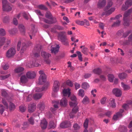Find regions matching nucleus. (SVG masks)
<instances>
[{"label": "nucleus", "mask_w": 132, "mask_h": 132, "mask_svg": "<svg viewBox=\"0 0 132 132\" xmlns=\"http://www.w3.org/2000/svg\"><path fill=\"white\" fill-rule=\"evenodd\" d=\"M115 99H110L109 102V105L111 107L113 108H114L116 107V105L115 103Z\"/></svg>", "instance_id": "nucleus-29"}, {"label": "nucleus", "mask_w": 132, "mask_h": 132, "mask_svg": "<svg viewBox=\"0 0 132 132\" xmlns=\"http://www.w3.org/2000/svg\"><path fill=\"white\" fill-rule=\"evenodd\" d=\"M106 3L105 0H99L97 3V5L99 8H101L104 6Z\"/></svg>", "instance_id": "nucleus-20"}, {"label": "nucleus", "mask_w": 132, "mask_h": 132, "mask_svg": "<svg viewBox=\"0 0 132 132\" xmlns=\"http://www.w3.org/2000/svg\"><path fill=\"white\" fill-rule=\"evenodd\" d=\"M24 69L22 67H19L16 68L14 70L15 72L17 73H21L24 70Z\"/></svg>", "instance_id": "nucleus-31"}, {"label": "nucleus", "mask_w": 132, "mask_h": 132, "mask_svg": "<svg viewBox=\"0 0 132 132\" xmlns=\"http://www.w3.org/2000/svg\"><path fill=\"white\" fill-rule=\"evenodd\" d=\"M37 108L41 111L43 110L45 108L44 103L43 102L40 103L37 105Z\"/></svg>", "instance_id": "nucleus-25"}, {"label": "nucleus", "mask_w": 132, "mask_h": 132, "mask_svg": "<svg viewBox=\"0 0 132 132\" xmlns=\"http://www.w3.org/2000/svg\"><path fill=\"white\" fill-rule=\"evenodd\" d=\"M45 17L51 20H54L55 21H56V18H53L52 16L51 13L49 11L47 12L45 14Z\"/></svg>", "instance_id": "nucleus-19"}, {"label": "nucleus", "mask_w": 132, "mask_h": 132, "mask_svg": "<svg viewBox=\"0 0 132 132\" xmlns=\"http://www.w3.org/2000/svg\"><path fill=\"white\" fill-rule=\"evenodd\" d=\"M3 9L4 11L9 12L11 10L12 8L10 4L6 0H2Z\"/></svg>", "instance_id": "nucleus-3"}, {"label": "nucleus", "mask_w": 132, "mask_h": 132, "mask_svg": "<svg viewBox=\"0 0 132 132\" xmlns=\"http://www.w3.org/2000/svg\"><path fill=\"white\" fill-rule=\"evenodd\" d=\"M2 102L6 108L7 109H8L9 108L8 105L5 99L4 98H3Z\"/></svg>", "instance_id": "nucleus-40"}, {"label": "nucleus", "mask_w": 132, "mask_h": 132, "mask_svg": "<svg viewBox=\"0 0 132 132\" xmlns=\"http://www.w3.org/2000/svg\"><path fill=\"white\" fill-rule=\"evenodd\" d=\"M60 104L61 106L65 107L67 105L68 100L65 98L64 97L61 100Z\"/></svg>", "instance_id": "nucleus-18"}, {"label": "nucleus", "mask_w": 132, "mask_h": 132, "mask_svg": "<svg viewBox=\"0 0 132 132\" xmlns=\"http://www.w3.org/2000/svg\"><path fill=\"white\" fill-rule=\"evenodd\" d=\"M122 116V114L121 113L118 112L114 115L113 117V119L114 120H117L119 118L121 117Z\"/></svg>", "instance_id": "nucleus-24"}, {"label": "nucleus", "mask_w": 132, "mask_h": 132, "mask_svg": "<svg viewBox=\"0 0 132 132\" xmlns=\"http://www.w3.org/2000/svg\"><path fill=\"white\" fill-rule=\"evenodd\" d=\"M108 79L110 81L112 82L113 80L114 77L113 75L112 74H109L108 75Z\"/></svg>", "instance_id": "nucleus-47"}, {"label": "nucleus", "mask_w": 132, "mask_h": 132, "mask_svg": "<svg viewBox=\"0 0 132 132\" xmlns=\"http://www.w3.org/2000/svg\"><path fill=\"white\" fill-rule=\"evenodd\" d=\"M115 10V8L114 7H112L111 9L110 8L106 10H105L104 9V11H105V12H103L102 14V16L104 15L105 14L106 15H110L111 14L112 12H114Z\"/></svg>", "instance_id": "nucleus-13"}, {"label": "nucleus", "mask_w": 132, "mask_h": 132, "mask_svg": "<svg viewBox=\"0 0 132 132\" xmlns=\"http://www.w3.org/2000/svg\"><path fill=\"white\" fill-rule=\"evenodd\" d=\"M26 109V107L25 106L21 105L19 106L20 111L22 113L24 112Z\"/></svg>", "instance_id": "nucleus-44"}, {"label": "nucleus", "mask_w": 132, "mask_h": 132, "mask_svg": "<svg viewBox=\"0 0 132 132\" xmlns=\"http://www.w3.org/2000/svg\"><path fill=\"white\" fill-rule=\"evenodd\" d=\"M76 53L78 55L79 60L81 61H82V60L81 53L79 51H77L76 52Z\"/></svg>", "instance_id": "nucleus-56"}, {"label": "nucleus", "mask_w": 132, "mask_h": 132, "mask_svg": "<svg viewBox=\"0 0 132 132\" xmlns=\"http://www.w3.org/2000/svg\"><path fill=\"white\" fill-rule=\"evenodd\" d=\"M47 123L45 119H44L41 120L40 126L42 129H45L47 127Z\"/></svg>", "instance_id": "nucleus-16"}, {"label": "nucleus", "mask_w": 132, "mask_h": 132, "mask_svg": "<svg viewBox=\"0 0 132 132\" xmlns=\"http://www.w3.org/2000/svg\"><path fill=\"white\" fill-rule=\"evenodd\" d=\"M112 93L116 97H119L122 95V91L118 88L114 89L112 90Z\"/></svg>", "instance_id": "nucleus-12"}, {"label": "nucleus", "mask_w": 132, "mask_h": 132, "mask_svg": "<svg viewBox=\"0 0 132 132\" xmlns=\"http://www.w3.org/2000/svg\"><path fill=\"white\" fill-rule=\"evenodd\" d=\"M43 95V94L42 93H36L33 95V97L35 100H38L40 99Z\"/></svg>", "instance_id": "nucleus-22"}, {"label": "nucleus", "mask_w": 132, "mask_h": 132, "mask_svg": "<svg viewBox=\"0 0 132 132\" xmlns=\"http://www.w3.org/2000/svg\"><path fill=\"white\" fill-rule=\"evenodd\" d=\"M70 99L71 101L69 103L71 107L76 106L78 104L77 101V98L75 96H72L70 97Z\"/></svg>", "instance_id": "nucleus-7"}, {"label": "nucleus", "mask_w": 132, "mask_h": 132, "mask_svg": "<svg viewBox=\"0 0 132 132\" xmlns=\"http://www.w3.org/2000/svg\"><path fill=\"white\" fill-rule=\"evenodd\" d=\"M5 34V31L4 29L2 28L0 29V36H4Z\"/></svg>", "instance_id": "nucleus-62"}, {"label": "nucleus", "mask_w": 132, "mask_h": 132, "mask_svg": "<svg viewBox=\"0 0 132 132\" xmlns=\"http://www.w3.org/2000/svg\"><path fill=\"white\" fill-rule=\"evenodd\" d=\"M89 87V85L86 82H83L81 85V87L82 88L84 89H86L88 88Z\"/></svg>", "instance_id": "nucleus-33"}, {"label": "nucleus", "mask_w": 132, "mask_h": 132, "mask_svg": "<svg viewBox=\"0 0 132 132\" xmlns=\"http://www.w3.org/2000/svg\"><path fill=\"white\" fill-rule=\"evenodd\" d=\"M49 125L50 128L54 129L56 126V124L54 123L53 121H50L49 123Z\"/></svg>", "instance_id": "nucleus-45"}, {"label": "nucleus", "mask_w": 132, "mask_h": 132, "mask_svg": "<svg viewBox=\"0 0 132 132\" xmlns=\"http://www.w3.org/2000/svg\"><path fill=\"white\" fill-rule=\"evenodd\" d=\"M106 98V97H103L101 100V103L102 104H104L105 103Z\"/></svg>", "instance_id": "nucleus-61"}, {"label": "nucleus", "mask_w": 132, "mask_h": 132, "mask_svg": "<svg viewBox=\"0 0 132 132\" xmlns=\"http://www.w3.org/2000/svg\"><path fill=\"white\" fill-rule=\"evenodd\" d=\"M70 123L69 121H65L61 123L60 125V127L62 128H64L70 127Z\"/></svg>", "instance_id": "nucleus-15"}, {"label": "nucleus", "mask_w": 132, "mask_h": 132, "mask_svg": "<svg viewBox=\"0 0 132 132\" xmlns=\"http://www.w3.org/2000/svg\"><path fill=\"white\" fill-rule=\"evenodd\" d=\"M43 21L45 23L49 24H52L54 23H55L56 21H55L54 20H50L48 19H46L45 18H43Z\"/></svg>", "instance_id": "nucleus-27"}, {"label": "nucleus", "mask_w": 132, "mask_h": 132, "mask_svg": "<svg viewBox=\"0 0 132 132\" xmlns=\"http://www.w3.org/2000/svg\"><path fill=\"white\" fill-rule=\"evenodd\" d=\"M39 72L40 75L39 78L38 83L40 85H42L46 81V76L43 71L40 70Z\"/></svg>", "instance_id": "nucleus-4"}, {"label": "nucleus", "mask_w": 132, "mask_h": 132, "mask_svg": "<svg viewBox=\"0 0 132 132\" xmlns=\"http://www.w3.org/2000/svg\"><path fill=\"white\" fill-rule=\"evenodd\" d=\"M112 5V2L111 1L109 2H108L107 6L105 8V10H106L109 9Z\"/></svg>", "instance_id": "nucleus-49"}, {"label": "nucleus", "mask_w": 132, "mask_h": 132, "mask_svg": "<svg viewBox=\"0 0 132 132\" xmlns=\"http://www.w3.org/2000/svg\"><path fill=\"white\" fill-rule=\"evenodd\" d=\"M59 48V45L54 44L53 45H52L51 46V49L50 50L51 53L56 54L58 52Z\"/></svg>", "instance_id": "nucleus-9"}, {"label": "nucleus", "mask_w": 132, "mask_h": 132, "mask_svg": "<svg viewBox=\"0 0 132 132\" xmlns=\"http://www.w3.org/2000/svg\"><path fill=\"white\" fill-rule=\"evenodd\" d=\"M70 90L69 89H64L63 90V95L64 96H67L68 95V97H69L70 95Z\"/></svg>", "instance_id": "nucleus-23"}, {"label": "nucleus", "mask_w": 132, "mask_h": 132, "mask_svg": "<svg viewBox=\"0 0 132 132\" xmlns=\"http://www.w3.org/2000/svg\"><path fill=\"white\" fill-rule=\"evenodd\" d=\"M93 72L94 73L98 75H100L102 72L101 70L99 68L94 69Z\"/></svg>", "instance_id": "nucleus-39"}, {"label": "nucleus", "mask_w": 132, "mask_h": 132, "mask_svg": "<svg viewBox=\"0 0 132 132\" xmlns=\"http://www.w3.org/2000/svg\"><path fill=\"white\" fill-rule=\"evenodd\" d=\"M28 121L30 124L33 125L34 123V119L32 117H31L30 118L28 119Z\"/></svg>", "instance_id": "nucleus-59"}, {"label": "nucleus", "mask_w": 132, "mask_h": 132, "mask_svg": "<svg viewBox=\"0 0 132 132\" xmlns=\"http://www.w3.org/2000/svg\"><path fill=\"white\" fill-rule=\"evenodd\" d=\"M60 41L62 43L63 45L65 46H68L69 45L68 39L67 38L61 40Z\"/></svg>", "instance_id": "nucleus-42"}, {"label": "nucleus", "mask_w": 132, "mask_h": 132, "mask_svg": "<svg viewBox=\"0 0 132 132\" xmlns=\"http://www.w3.org/2000/svg\"><path fill=\"white\" fill-rule=\"evenodd\" d=\"M19 28L22 34H24L25 33V28L24 26L22 24H20L19 26Z\"/></svg>", "instance_id": "nucleus-34"}, {"label": "nucleus", "mask_w": 132, "mask_h": 132, "mask_svg": "<svg viewBox=\"0 0 132 132\" xmlns=\"http://www.w3.org/2000/svg\"><path fill=\"white\" fill-rule=\"evenodd\" d=\"M45 88L43 87L42 88L37 87L35 91L37 92H41L45 89Z\"/></svg>", "instance_id": "nucleus-54"}, {"label": "nucleus", "mask_w": 132, "mask_h": 132, "mask_svg": "<svg viewBox=\"0 0 132 132\" xmlns=\"http://www.w3.org/2000/svg\"><path fill=\"white\" fill-rule=\"evenodd\" d=\"M23 127H22V129L23 130H25L28 127V125L27 122H24L23 123Z\"/></svg>", "instance_id": "nucleus-57"}, {"label": "nucleus", "mask_w": 132, "mask_h": 132, "mask_svg": "<svg viewBox=\"0 0 132 132\" xmlns=\"http://www.w3.org/2000/svg\"><path fill=\"white\" fill-rule=\"evenodd\" d=\"M36 105L34 103L30 104L28 107V111L30 113H31L34 112L36 109Z\"/></svg>", "instance_id": "nucleus-10"}, {"label": "nucleus", "mask_w": 132, "mask_h": 132, "mask_svg": "<svg viewBox=\"0 0 132 132\" xmlns=\"http://www.w3.org/2000/svg\"><path fill=\"white\" fill-rule=\"evenodd\" d=\"M74 107L72 110V112L69 114L70 117L72 118L74 116V114L77 112L78 111V108L77 107Z\"/></svg>", "instance_id": "nucleus-21"}, {"label": "nucleus", "mask_w": 132, "mask_h": 132, "mask_svg": "<svg viewBox=\"0 0 132 132\" xmlns=\"http://www.w3.org/2000/svg\"><path fill=\"white\" fill-rule=\"evenodd\" d=\"M38 7L39 9L42 10H47V8L43 5H39L38 6Z\"/></svg>", "instance_id": "nucleus-53"}, {"label": "nucleus", "mask_w": 132, "mask_h": 132, "mask_svg": "<svg viewBox=\"0 0 132 132\" xmlns=\"http://www.w3.org/2000/svg\"><path fill=\"white\" fill-rule=\"evenodd\" d=\"M9 17L8 16H6L4 18L3 20V22L4 23H7L9 22Z\"/></svg>", "instance_id": "nucleus-50"}, {"label": "nucleus", "mask_w": 132, "mask_h": 132, "mask_svg": "<svg viewBox=\"0 0 132 132\" xmlns=\"http://www.w3.org/2000/svg\"><path fill=\"white\" fill-rule=\"evenodd\" d=\"M88 51V48L87 47H84L81 50L82 52L85 54H87Z\"/></svg>", "instance_id": "nucleus-60"}, {"label": "nucleus", "mask_w": 132, "mask_h": 132, "mask_svg": "<svg viewBox=\"0 0 132 132\" xmlns=\"http://www.w3.org/2000/svg\"><path fill=\"white\" fill-rule=\"evenodd\" d=\"M66 84L71 87H72L73 85V84L72 82L70 80H68L66 82Z\"/></svg>", "instance_id": "nucleus-64"}, {"label": "nucleus", "mask_w": 132, "mask_h": 132, "mask_svg": "<svg viewBox=\"0 0 132 132\" xmlns=\"http://www.w3.org/2000/svg\"><path fill=\"white\" fill-rule=\"evenodd\" d=\"M123 59L122 58L119 59L117 58H111V62L112 63L118 64V63H122Z\"/></svg>", "instance_id": "nucleus-17"}, {"label": "nucleus", "mask_w": 132, "mask_h": 132, "mask_svg": "<svg viewBox=\"0 0 132 132\" xmlns=\"http://www.w3.org/2000/svg\"><path fill=\"white\" fill-rule=\"evenodd\" d=\"M122 86L123 87L124 90H127L130 88V87L128 85H126L123 82H121Z\"/></svg>", "instance_id": "nucleus-37"}, {"label": "nucleus", "mask_w": 132, "mask_h": 132, "mask_svg": "<svg viewBox=\"0 0 132 132\" xmlns=\"http://www.w3.org/2000/svg\"><path fill=\"white\" fill-rule=\"evenodd\" d=\"M66 33L65 31H60L58 34L57 37L58 40L60 41L67 38Z\"/></svg>", "instance_id": "nucleus-8"}, {"label": "nucleus", "mask_w": 132, "mask_h": 132, "mask_svg": "<svg viewBox=\"0 0 132 132\" xmlns=\"http://www.w3.org/2000/svg\"><path fill=\"white\" fill-rule=\"evenodd\" d=\"M73 127L74 130H77L79 129L80 128V127L77 123H75L73 125Z\"/></svg>", "instance_id": "nucleus-58"}, {"label": "nucleus", "mask_w": 132, "mask_h": 132, "mask_svg": "<svg viewBox=\"0 0 132 132\" xmlns=\"http://www.w3.org/2000/svg\"><path fill=\"white\" fill-rule=\"evenodd\" d=\"M10 74H8L7 75L3 76L2 75L0 76V79L1 80H3L7 78H8L10 76Z\"/></svg>", "instance_id": "nucleus-51"}, {"label": "nucleus", "mask_w": 132, "mask_h": 132, "mask_svg": "<svg viewBox=\"0 0 132 132\" xmlns=\"http://www.w3.org/2000/svg\"><path fill=\"white\" fill-rule=\"evenodd\" d=\"M26 76L27 78L29 79H32L35 77L36 73L34 71H30L26 73Z\"/></svg>", "instance_id": "nucleus-11"}, {"label": "nucleus", "mask_w": 132, "mask_h": 132, "mask_svg": "<svg viewBox=\"0 0 132 132\" xmlns=\"http://www.w3.org/2000/svg\"><path fill=\"white\" fill-rule=\"evenodd\" d=\"M132 14V9H130L125 12L123 14V25L128 26L129 25V21L130 15Z\"/></svg>", "instance_id": "nucleus-1"}, {"label": "nucleus", "mask_w": 132, "mask_h": 132, "mask_svg": "<svg viewBox=\"0 0 132 132\" xmlns=\"http://www.w3.org/2000/svg\"><path fill=\"white\" fill-rule=\"evenodd\" d=\"M78 95L83 97L84 96L85 93L84 90L82 89H80L78 92Z\"/></svg>", "instance_id": "nucleus-38"}, {"label": "nucleus", "mask_w": 132, "mask_h": 132, "mask_svg": "<svg viewBox=\"0 0 132 132\" xmlns=\"http://www.w3.org/2000/svg\"><path fill=\"white\" fill-rule=\"evenodd\" d=\"M82 102L85 104H86L89 103V101L88 98L87 96H85L84 98L82 101Z\"/></svg>", "instance_id": "nucleus-35"}, {"label": "nucleus", "mask_w": 132, "mask_h": 132, "mask_svg": "<svg viewBox=\"0 0 132 132\" xmlns=\"http://www.w3.org/2000/svg\"><path fill=\"white\" fill-rule=\"evenodd\" d=\"M126 6L128 7L131 6L132 4V1L131 0H127L125 3Z\"/></svg>", "instance_id": "nucleus-46"}, {"label": "nucleus", "mask_w": 132, "mask_h": 132, "mask_svg": "<svg viewBox=\"0 0 132 132\" xmlns=\"http://www.w3.org/2000/svg\"><path fill=\"white\" fill-rule=\"evenodd\" d=\"M21 82L22 83H25L28 81L27 78L25 75L22 76L20 78Z\"/></svg>", "instance_id": "nucleus-30"}, {"label": "nucleus", "mask_w": 132, "mask_h": 132, "mask_svg": "<svg viewBox=\"0 0 132 132\" xmlns=\"http://www.w3.org/2000/svg\"><path fill=\"white\" fill-rule=\"evenodd\" d=\"M132 106V101H130L127 104H125L122 106L123 108L126 109L128 108L129 105Z\"/></svg>", "instance_id": "nucleus-48"}, {"label": "nucleus", "mask_w": 132, "mask_h": 132, "mask_svg": "<svg viewBox=\"0 0 132 132\" xmlns=\"http://www.w3.org/2000/svg\"><path fill=\"white\" fill-rule=\"evenodd\" d=\"M43 47L40 44L36 45L34 48L33 52L34 56L35 57H37L40 56V52L43 50Z\"/></svg>", "instance_id": "nucleus-2"}, {"label": "nucleus", "mask_w": 132, "mask_h": 132, "mask_svg": "<svg viewBox=\"0 0 132 132\" xmlns=\"http://www.w3.org/2000/svg\"><path fill=\"white\" fill-rule=\"evenodd\" d=\"M76 23L78 24L81 26L83 25L84 24V22L83 21L77 20L76 21Z\"/></svg>", "instance_id": "nucleus-63"}, {"label": "nucleus", "mask_w": 132, "mask_h": 132, "mask_svg": "<svg viewBox=\"0 0 132 132\" xmlns=\"http://www.w3.org/2000/svg\"><path fill=\"white\" fill-rule=\"evenodd\" d=\"M6 109L5 107L3 106L2 104H0V113L2 114Z\"/></svg>", "instance_id": "nucleus-43"}, {"label": "nucleus", "mask_w": 132, "mask_h": 132, "mask_svg": "<svg viewBox=\"0 0 132 132\" xmlns=\"http://www.w3.org/2000/svg\"><path fill=\"white\" fill-rule=\"evenodd\" d=\"M16 50L14 48L12 47L9 49L6 53V56L9 58L13 56L15 54Z\"/></svg>", "instance_id": "nucleus-6"}, {"label": "nucleus", "mask_w": 132, "mask_h": 132, "mask_svg": "<svg viewBox=\"0 0 132 132\" xmlns=\"http://www.w3.org/2000/svg\"><path fill=\"white\" fill-rule=\"evenodd\" d=\"M27 47L25 43H22L21 48L20 50V53H24L26 50Z\"/></svg>", "instance_id": "nucleus-26"}, {"label": "nucleus", "mask_w": 132, "mask_h": 132, "mask_svg": "<svg viewBox=\"0 0 132 132\" xmlns=\"http://www.w3.org/2000/svg\"><path fill=\"white\" fill-rule=\"evenodd\" d=\"M119 130L121 132H127V130L126 127L124 126H120L119 128Z\"/></svg>", "instance_id": "nucleus-36"}, {"label": "nucleus", "mask_w": 132, "mask_h": 132, "mask_svg": "<svg viewBox=\"0 0 132 132\" xmlns=\"http://www.w3.org/2000/svg\"><path fill=\"white\" fill-rule=\"evenodd\" d=\"M6 38L3 37L0 38V47L2 46L6 41Z\"/></svg>", "instance_id": "nucleus-41"}, {"label": "nucleus", "mask_w": 132, "mask_h": 132, "mask_svg": "<svg viewBox=\"0 0 132 132\" xmlns=\"http://www.w3.org/2000/svg\"><path fill=\"white\" fill-rule=\"evenodd\" d=\"M41 55L46 63L48 64L50 63V61L49 59V58L51 56V55L50 54L44 51H42Z\"/></svg>", "instance_id": "nucleus-5"}, {"label": "nucleus", "mask_w": 132, "mask_h": 132, "mask_svg": "<svg viewBox=\"0 0 132 132\" xmlns=\"http://www.w3.org/2000/svg\"><path fill=\"white\" fill-rule=\"evenodd\" d=\"M88 122V120L87 119H86L84 124V126L85 128H87Z\"/></svg>", "instance_id": "nucleus-55"}, {"label": "nucleus", "mask_w": 132, "mask_h": 132, "mask_svg": "<svg viewBox=\"0 0 132 132\" xmlns=\"http://www.w3.org/2000/svg\"><path fill=\"white\" fill-rule=\"evenodd\" d=\"M15 104L12 102H10L9 107V110L10 111H12L15 109Z\"/></svg>", "instance_id": "nucleus-28"}, {"label": "nucleus", "mask_w": 132, "mask_h": 132, "mask_svg": "<svg viewBox=\"0 0 132 132\" xmlns=\"http://www.w3.org/2000/svg\"><path fill=\"white\" fill-rule=\"evenodd\" d=\"M118 77L121 80L125 79L127 77V75L124 73H122L119 74L118 75Z\"/></svg>", "instance_id": "nucleus-32"}, {"label": "nucleus", "mask_w": 132, "mask_h": 132, "mask_svg": "<svg viewBox=\"0 0 132 132\" xmlns=\"http://www.w3.org/2000/svg\"><path fill=\"white\" fill-rule=\"evenodd\" d=\"M59 85L60 84L58 81H54L53 88V90L54 92H56L59 90Z\"/></svg>", "instance_id": "nucleus-14"}, {"label": "nucleus", "mask_w": 132, "mask_h": 132, "mask_svg": "<svg viewBox=\"0 0 132 132\" xmlns=\"http://www.w3.org/2000/svg\"><path fill=\"white\" fill-rule=\"evenodd\" d=\"M120 21L119 20H117L116 22L113 23L112 25V27H116L120 25Z\"/></svg>", "instance_id": "nucleus-52"}]
</instances>
